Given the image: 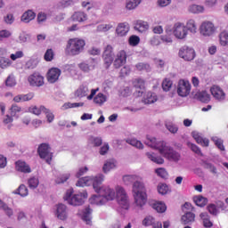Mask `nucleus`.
I'll return each instance as SVG.
<instances>
[{"label": "nucleus", "instance_id": "12", "mask_svg": "<svg viewBox=\"0 0 228 228\" xmlns=\"http://www.w3.org/2000/svg\"><path fill=\"white\" fill-rule=\"evenodd\" d=\"M215 32L216 27L214 26V23L210 21L201 22V25L200 26V34H201V36L212 37Z\"/></svg>", "mask_w": 228, "mask_h": 228}, {"label": "nucleus", "instance_id": "46", "mask_svg": "<svg viewBox=\"0 0 228 228\" xmlns=\"http://www.w3.org/2000/svg\"><path fill=\"white\" fill-rule=\"evenodd\" d=\"M54 56H55V53H53V49H47V51L45 52V55L43 58L45 61H52Z\"/></svg>", "mask_w": 228, "mask_h": 228}, {"label": "nucleus", "instance_id": "58", "mask_svg": "<svg viewBox=\"0 0 228 228\" xmlns=\"http://www.w3.org/2000/svg\"><path fill=\"white\" fill-rule=\"evenodd\" d=\"M22 56H24V54L22 53L21 51H18L16 52V53H12L10 54V60L12 61H16L18 59L22 58Z\"/></svg>", "mask_w": 228, "mask_h": 228}, {"label": "nucleus", "instance_id": "17", "mask_svg": "<svg viewBox=\"0 0 228 228\" xmlns=\"http://www.w3.org/2000/svg\"><path fill=\"white\" fill-rule=\"evenodd\" d=\"M55 216L57 219L61 221H65L68 219V208L63 204L57 205V208L55 210Z\"/></svg>", "mask_w": 228, "mask_h": 228}, {"label": "nucleus", "instance_id": "50", "mask_svg": "<svg viewBox=\"0 0 228 228\" xmlns=\"http://www.w3.org/2000/svg\"><path fill=\"white\" fill-rule=\"evenodd\" d=\"M187 147H189V149H191V151H193V153L201 155V151L200 150L199 147H197V145H195L191 142H187Z\"/></svg>", "mask_w": 228, "mask_h": 228}, {"label": "nucleus", "instance_id": "53", "mask_svg": "<svg viewBox=\"0 0 228 228\" xmlns=\"http://www.w3.org/2000/svg\"><path fill=\"white\" fill-rule=\"evenodd\" d=\"M21 111V108L19 107L18 105L14 104L12 105V107L10 108V113L12 117L16 116V113H19Z\"/></svg>", "mask_w": 228, "mask_h": 228}, {"label": "nucleus", "instance_id": "5", "mask_svg": "<svg viewBox=\"0 0 228 228\" xmlns=\"http://www.w3.org/2000/svg\"><path fill=\"white\" fill-rule=\"evenodd\" d=\"M84 46H86V42L84 39L78 37L69 38L64 53L68 56H77L84 51Z\"/></svg>", "mask_w": 228, "mask_h": 228}, {"label": "nucleus", "instance_id": "18", "mask_svg": "<svg viewBox=\"0 0 228 228\" xmlns=\"http://www.w3.org/2000/svg\"><path fill=\"white\" fill-rule=\"evenodd\" d=\"M129 32V24L127 22L119 23L115 28V34L117 37H126Z\"/></svg>", "mask_w": 228, "mask_h": 228}, {"label": "nucleus", "instance_id": "8", "mask_svg": "<svg viewBox=\"0 0 228 228\" xmlns=\"http://www.w3.org/2000/svg\"><path fill=\"white\" fill-rule=\"evenodd\" d=\"M28 82L30 87L39 88L45 86V77L41 73L34 72L28 75Z\"/></svg>", "mask_w": 228, "mask_h": 228}, {"label": "nucleus", "instance_id": "64", "mask_svg": "<svg viewBox=\"0 0 228 228\" xmlns=\"http://www.w3.org/2000/svg\"><path fill=\"white\" fill-rule=\"evenodd\" d=\"M204 168L210 170V173L216 174V167H214L212 164L206 163L204 165Z\"/></svg>", "mask_w": 228, "mask_h": 228}, {"label": "nucleus", "instance_id": "26", "mask_svg": "<svg viewBox=\"0 0 228 228\" xmlns=\"http://www.w3.org/2000/svg\"><path fill=\"white\" fill-rule=\"evenodd\" d=\"M193 222H195V214L191 212H187L181 216V223H183V224L188 225Z\"/></svg>", "mask_w": 228, "mask_h": 228}, {"label": "nucleus", "instance_id": "2", "mask_svg": "<svg viewBox=\"0 0 228 228\" xmlns=\"http://www.w3.org/2000/svg\"><path fill=\"white\" fill-rule=\"evenodd\" d=\"M123 183L126 185L134 183L132 192H134L135 206L140 208H143L148 200V195L146 194V187L140 181V178L135 175H125L123 176Z\"/></svg>", "mask_w": 228, "mask_h": 228}, {"label": "nucleus", "instance_id": "61", "mask_svg": "<svg viewBox=\"0 0 228 228\" xmlns=\"http://www.w3.org/2000/svg\"><path fill=\"white\" fill-rule=\"evenodd\" d=\"M84 106V102H74V103H66V107L68 109H73V108H80Z\"/></svg>", "mask_w": 228, "mask_h": 228}, {"label": "nucleus", "instance_id": "36", "mask_svg": "<svg viewBox=\"0 0 228 228\" xmlns=\"http://www.w3.org/2000/svg\"><path fill=\"white\" fill-rule=\"evenodd\" d=\"M14 194L20 195V197H26L28 195V189L25 185L21 184L18 186V189L14 191Z\"/></svg>", "mask_w": 228, "mask_h": 228}, {"label": "nucleus", "instance_id": "52", "mask_svg": "<svg viewBox=\"0 0 228 228\" xmlns=\"http://www.w3.org/2000/svg\"><path fill=\"white\" fill-rule=\"evenodd\" d=\"M11 62L9 59H5L4 57L0 58V68L1 69H6L10 67Z\"/></svg>", "mask_w": 228, "mask_h": 228}, {"label": "nucleus", "instance_id": "33", "mask_svg": "<svg viewBox=\"0 0 228 228\" xmlns=\"http://www.w3.org/2000/svg\"><path fill=\"white\" fill-rule=\"evenodd\" d=\"M152 208L156 210V213L163 214L164 212L167 211V205H165L161 201H156L154 202V204H152Z\"/></svg>", "mask_w": 228, "mask_h": 228}, {"label": "nucleus", "instance_id": "44", "mask_svg": "<svg viewBox=\"0 0 228 228\" xmlns=\"http://www.w3.org/2000/svg\"><path fill=\"white\" fill-rule=\"evenodd\" d=\"M155 173H156V175H159V177L162 179L168 178V173L167 172V169H164L162 167L156 168Z\"/></svg>", "mask_w": 228, "mask_h": 228}, {"label": "nucleus", "instance_id": "37", "mask_svg": "<svg viewBox=\"0 0 228 228\" xmlns=\"http://www.w3.org/2000/svg\"><path fill=\"white\" fill-rule=\"evenodd\" d=\"M189 12L193 14H200L203 12V6L199 4L189 5Z\"/></svg>", "mask_w": 228, "mask_h": 228}, {"label": "nucleus", "instance_id": "31", "mask_svg": "<svg viewBox=\"0 0 228 228\" xmlns=\"http://www.w3.org/2000/svg\"><path fill=\"white\" fill-rule=\"evenodd\" d=\"M193 202L195 203V206H198L200 208L206 207L208 204V199L205 197L200 195V196H195L193 197Z\"/></svg>", "mask_w": 228, "mask_h": 228}, {"label": "nucleus", "instance_id": "56", "mask_svg": "<svg viewBox=\"0 0 228 228\" xmlns=\"http://www.w3.org/2000/svg\"><path fill=\"white\" fill-rule=\"evenodd\" d=\"M111 28H113V26H110L109 24H102L99 25V27H97V30L101 31V32H107L109 31Z\"/></svg>", "mask_w": 228, "mask_h": 228}, {"label": "nucleus", "instance_id": "39", "mask_svg": "<svg viewBox=\"0 0 228 228\" xmlns=\"http://www.w3.org/2000/svg\"><path fill=\"white\" fill-rule=\"evenodd\" d=\"M126 142H127V144L129 145L135 147L136 149H143V144H142V142L137 141L136 139H127L126 140Z\"/></svg>", "mask_w": 228, "mask_h": 228}, {"label": "nucleus", "instance_id": "51", "mask_svg": "<svg viewBox=\"0 0 228 228\" xmlns=\"http://www.w3.org/2000/svg\"><path fill=\"white\" fill-rule=\"evenodd\" d=\"M16 86V80L14 77L9 76L7 79H5V86L14 87Z\"/></svg>", "mask_w": 228, "mask_h": 228}, {"label": "nucleus", "instance_id": "30", "mask_svg": "<svg viewBox=\"0 0 228 228\" xmlns=\"http://www.w3.org/2000/svg\"><path fill=\"white\" fill-rule=\"evenodd\" d=\"M200 218L201 219L202 222H204V227L212 228V226H214L212 221H209V216L208 215L207 212L200 214Z\"/></svg>", "mask_w": 228, "mask_h": 228}, {"label": "nucleus", "instance_id": "4", "mask_svg": "<svg viewBox=\"0 0 228 228\" xmlns=\"http://www.w3.org/2000/svg\"><path fill=\"white\" fill-rule=\"evenodd\" d=\"M146 145L159 151V153L169 161L178 162L181 159V154L173 150V148L167 146V142H164L163 141L156 142V138L148 136L146 138Z\"/></svg>", "mask_w": 228, "mask_h": 228}, {"label": "nucleus", "instance_id": "49", "mask_svg": "<svg viewBox=\"0 0 228 228\" xmlns=\"http://www.w3.org/2000/svg\"><path fill=\"white\" fill-rule=\"evenodd\" d=\"M157 190H159V194L160 195H167L168 193V186L165 183L159 184Z\"/></svg>", "mask_w": 228, "mask_h": 228}, {"label": "nucleus", "instance_id": "57", "mask_svg": "<svg viewBox=\"0 0 228 228\" xmlns=\"http://www.w3.org/2000/svg\"><path fill=\"white\" fill-rule=\"evenodd\" d=\"M88 172V167H80V169H77V172L76 173V178H80L84 174H86Z\"/></svg>", "mask_w": 228, "mask_h": 228}, {"label": "nucleus", "instance_id": "45", "mask_svg": "<svg viewBox=\"0 0 228 228\" xmlns=\"http://www.w3.org/2000/svg\"><path fill=\"white\" fill-rule=\"evenodd\" d=\"M90 214H92V209L90 208H86V210H84V215L82 216V220L84 222H86V224H90Z\"/></svg>", "mask_w": 228, "mask_h": 228}, {"label": "nucleus", "instance_id": "3", "mask_svg": "<svg viewBox=\"0 0 228 228\" xmlns=\"http://www.w3.org/2000/svg\"><path fill=\"white\" fill-rule=\"evenodd\" d=\"M113 46L107 45L105 51L102 52V61L105 63V69H109L110 65H113L115 69H121L123 65H126L127 61V53L126 51L117 52L114 58Z\"/></svg>", "mask_w": 228, "mask_h": 228}, {"label": "nucleus", "instance_id": "11", "mask_svg": "<svg viewBox=\"0 0 228 228\" xmlns=\"http://www.w3.org/2000/svg\"><path fill=\"white\" fill-rule=\"evenodd\" d=\"M179 58L185 61H192L195 59V51L189 46H183L179 49Z\"/></svg>", "mask_w": 228, "mask_h": 228}, {"label": "nucleus", "instance_id": "22", "mask_svg": "<svg viewBox=\"0 0 228 228\" xmlns=\"http://www.w3.org/2000/svg\"><path fill=\"white\" fill-rule=\"evenodd\" d=\"M16 165V171L20 172L22 174H30V166L28 164H26V162L22 160H18L15 163Z\"/></svg>", "mask_w": 228, "mask_h": 228}, {"label": "nucleus", "instance_id": "24", "mask_svg": "<svg viewBox=\"0 0 228 228\" xmlns=\"http://www.w3.org/2000/svg\"><path fill=\"white\" fill-rule=\"evenodd\" d=\"M92 92V90H88V86H80V87H77L75 93L76 98L82 99L84 97L89 96L88 93Z\"/></svg>", "mask_w": 228, "mask_h": 228}, {"label": "nucleus", "instance_id": "63", "mask_svg": "<svg viewBox=\"0 0 228 228\" xmlns=\"http://www.w3.org/2000/svg\"><path fill=\"white\" fill-rule=\"evenodd\" d=\"M11 35L12 34L8 30H2V31H0V41L4 40L5 38L10 37Z\"/></svg>", "mask_w": 228, "mask_h": 228}, {"label": "nucleus", "instance_id": "20", "mask_svg": "<svg viewBox=\"0 0 228 228\" xmlns=\"http://www.w3.org/2000/svg\"><path fill=\"white\" fill-rule=\"evenodd\" d=\"M95 65V61L91 59L86 62H81L79 65H77V68H79L84 73H88L90 70L94 69Z\"/></svg>", "mask_w": 228, "mask_h": 228}, {"label": "nucleus", "instance_id": "42", "mask_svg": "<svg viewBox=\"0 0 228 228\" xmlns=\"http://www.w3.org/2000/svg\"><path fill=\"white\" fill-rule=\"evenodd\" d=\"M135 70L148 72L150 71V65L144 62H137V64H135Z\"/></svg>", "mask_w": 228, "mask_h": 228}, {"label": "nucleus", "instance_id": "34", "mask_svg": "<svg viewBox=\"0 0 228 228\" xmlns=\"http://www.w3.org/2000/svg\"><path fill=\"white\" fill-rule=\"evenodd\" d=\"M218 39L221 46H226L228 45V31L222 30L218 35Z\"/></svg>", "mask_w": 228, "mask_h": 228}, {"label": "nucleus", "instance_id": "40", "mask_svg": "<svg viewBox=\"0 0 228 228\" xmlns=\"http://www.w3.org/2000/svg\"><path fill=\"white\" fill-rule=\"evenodd\" d=\"M141 0H127V3L126 4V8L129 11L134 10L137 7V5H140Z\"/></svg>", "mask_w": 228, "mask_h": 228}, {"label": "nucleus", "instance_id": "60", "mask_svg": "<svg viewBox=\"0 0 228 228\" xmlns=\"http://www.w3.org/2000/svg\"><path fill=\"white\" fill-rule=\"evenodd\" d=\"M69 179V175L66 174V175H61V178L55 180V183L61 184V183H65L66 181H68Z\"/></svg>", "mask_w": 228, "mask_h": 228}, {"label": "nucleus", "instance_id": "15", "mask_svg": "<svg viewBox=\"0 0 228 228\" xmlns=\"http://www.w3.org/2000/svg\"><path fill=\"white\" fill-rule=\"evenodd\" d=\"M60 76H61V69L51 68L49 71H47V82H49V84H55L57 80H60Z\"/></svg>", "mask_w": 228, "mask_h": 228}, {"label": "nucleus", "instance_id": "14", "mask_svg": "<svg viewBox=\"0 0 228 228\" xmlns=\"http://www.w3.org/2000/svg\"><path fill=\"white\" fill-rule=\"evenodd\" d=\"M96 92H98V88L93 89V91L90 92V94L88 96H86L88 101L94 100V103L102 105V103L107 102V96L104 94L99 93L96 94Z\"/></svg>", "mask_w": 228, "mask_h": 228}, {"label": "nucleus", "instance_id": "54", "mask_svg": "<svg viewBox=\"0 0 228 228\" xmlns=\"http://www.w3.org/2000/svg\"><path fill=\"white\" fill-rule=\"evenodd\" d=\"M195 142H198V144L208 147L209 145V141L205 138H195Z\"/></svg>", "mask_w": 228, "mask_h": 228}, {"label": "nucleus", "instance_id": "9", "mask_svg": "<svg viewBox=\"0 0 228 228\" xmlns=\"http://www.w3.org/2000/svg\"><path fill=\"white\" fill-rule=\"evenodd\" d=\"M191 92V84H189L187 80H179L178 86H176V94L181 97H187Z\"/></svg>", "mask_w": 228, "mask_h": 228}, {"label": "nucleus", "instance_id": "7", "mask_svg": "<svg viewBox=\"0 0 228 228\" xmlns=\"http://www.w3.org/2000/svg\"><path fill=\"white\" fill-rule=\"evenodd\" d=\"M37 153L39 154L41 159H45V162L51 164L53 153L51 152V147L48 143H41L39 148L37 149Z\"/></svg>", "mask_w": 228, "mask_h": 228}, {"label": "nucleus", "instance_id": "35", "mask_svg": "<svg viewBox=\"0 0 228 228\" xmlns=\"http://www.w3.org/2000/svg\"><path fill=\"white\" fill-rule=\"evenodd\" d=\"M183 27H185V29L189 30V33H197V25L195 24V20H187V24L183 25Z\"/></svg>", "mask_w": 228, "mask_h": 228}, {"label": "nucleus", "instance_id": "1", "mask_svg": "<svg viewBox=\"0 0 228 228\" xmlns=\"http://www.w3.org/2000/svg\"><path fill=\"white\" fill-rule=\"evenodd\" d=\"M104 181V175H99L96 176L82 177L76 183V186L84 188L93 185V189L99 195H93L90 198V204L96 206H102L105 201H111L117 199V203L121 206L123 209L129 208V201L126 190L121 186L115 187V191L109 186H101Z\"/></svg>", "mask_w": 228, "mask_h": 228}, {"label": "nucleus", "instance_id": "41", "mask_svg": "<svg viewBox=\"0 0 228 228\" xmlns=\"http://www.w3.org/2000/svg\"><path fill=\"white\" fill-rule=\"evenodd\" d=\"M156 94H154V93L148 92V94H146V98H144V103L152 104L156 102Z\"/></svg>", "mask_w": 228, "mask_h": 228}, {"label": "nucleus", "instance_id": "19", "mask_svg": "<svg viewBox=\"0 0 228 228\" xmlns=\"http://www.w3.org/2000/svg\"><path fill=\"white\" fill-rule=\"evenodd\" d=\"M219 209L222 211L226 210V206H224L223 202L218 203V206L214 204L208 205V213H210L214 216H218Z\"/></svg>", "mask_w": 228, "mask_h": 228}, {"label": "nucleus", "instance_id": "43", "mask_svg": "<svg viewBox=\"0 0 228 228\" xmlns=\"http://www.w3.org/2000/svg\"><path fill=\"white\" fill-rule=\"evenodd\" d=\"M115 168V162L113 160H109L102 166V172L107 174L111 169Z\"/></svg>", "mask_w": 228, "mask_h": 228}, {"label": "nucleus", "instance_id": "55", "mask_svg": "<svg viewBox=\"0 0 228 228\" xmlns=\"http://www.w3.org/2000/svg\"><path fill=\"white\" fill-rule=\"evenodd\" d=\"M38 186V179L32 177L28 179V187L36 189Z\"/></svg>", "mask_w": 228, "mask_h": 228}, {"label": "nucleus", "instance_id": "25", "mask_svg": "<svg viewBox=\"0 0 228 228\" xmlns=\"http://www.w3.org/2000/svg\"><path fill=\"white\" fill-rule=\"evenodd\" d=\"M148 22L141 20H137L135 21V25L134 26V28L135 29V31L140 32V33H144L146 31H148Z\"/></svg>", "mask_w": 228, "mask_h": 228}, {"label": "nucleus", "instance_id": "6", "mask_svg": "<svg viewBox=\"0 0 228 228\" xmlns=\"http://www.w3.org/2000/svg\"><path fill=\"white\" fill-rule=\"evenodd\" d=\"M74 190H68L66 191V195L63 196V200L68 201V204L74 207H80L84 204V200L88 198V194L86 192L74 194Z\"/></svg>", "mask_w": 228, "mask_h": 228}, {"label": "nucleus", "instance_id": "62", "mask_svg": "<svg viewBox=\"0 0 228 228\" xmlns=\"http://www.w3.org/2000/svg\"><path fill=\"white\" fill-rule=\"evenodd\" d=\"M167 130L171 132V134H176V131H179V128H176V126L173 124H167Z\"/></svg>", "mask_w": 228, "mask_h": 228}, {"label": "nucleus", "instance_id": "29", "mask_svg": "<svg viewBox=\"0 0 228 228\" xmlns=\"http://www.w3.org/2000/svg\"><path fill=\"white\" fill-rule=\"evenodd\" d=\"M37 14H35V12H33L32 11L28 10L27 12H24V13L22 14V17L20 18V20H22V22L24 23H28L30 22L32 20H35V17H37Z\"/></svg>", "mask_w": 228, "mask_h": 228}, {"label": "nucleus", "instance_id": "10", "mask_svg": "<svg viewBox=\"0 0 228 228\" xmlns=\"http://www.w3.org/2000/svg\"><path fill=\"white\" fill-rule=\"evenodd\" d=\"M132 85L135 89L134 95H135V97H142L143 92L146 91V81L142 78L137 77L132 81Z\"/></svg>", "mask_w": 228, "mask_h": 228}, {"label": "nucleus", "instance_id": "16", "mask_svg": "<svg viewBox=\"0 0 228 228\" xmlns=\"http://www.w3.org/2000/svg\"><path fill=\"white\" fill-rule=\"evenodd\" d=\"M210 94L216 101L222 102L226 98V94L224 93V90L219 86H212L210 87Z\"/></svg>", "mask_w": 228, "mask_h": 228}, {"label": "nucleus", "instance_id": "21", "mask_svg": "<svg viewBox=\"0 0 228 228\" xmlns=\"http://www.w3.org/2000/svg\"><path fill=\"white\" fill-rule=\"evenodd\" d=\"M33 98H35L34 93H28L27 94H18L14 96V102L20 103V102H30Z\"/></svg>", "mask_w": 228, "mask_h": 228}, {"label": "nucleus", "instance_id": "13", "mask_svg": "<svg viewBox=\"0 0 228 228\" xmlns=\"http://www.w3.org/2000/svg\"><path fill=\"white\" fill-rule=\"evenodd\" d=\"M187 31H189L187 28H185V26H183V23L176 22L173 26V35L176 39H185L187 37Z\"/></svg>", "mask_w": 228, "mask_h": 228}, {"label": "nucleus", "instance_id": "32", "mask_svg": "<svg viewBox=\"0 0 228 228\" xmlns=\"http://www.w3.org/2000/svg\"><path fill=\"white\" fill-rule=\"evenodd\" d=\"M146 157H148V159H150V161L156 163V165L164 164V159L161 157L156 156V154L154 153L148 152L146 153Z\"/></svg>", "mask_w": 228, "mask_h": 228}, {"label": "nucleus", "instance_id": "38", "mask_svg": "<svg viewBox=\"0 0 228 228\" xmlns=\"http://www.w3.org/2000/svg\"><path fill=\"white\" fill-rule=\"evenodd\" d=\"M156 223L160 222H156L152 216H148L144 218V220L142 221V225L144 227H149L150 225L155 224Z\"/></svg>", "mask_w": 228, "mask_h": 228}, {"label": "nucleus", "instance_id": "47", "mask_svg": "<svg viewBox=\"0 0 228 228\" xmlns=\"http://www.w3.org/2000/svg\"><path fill=\"white\" fill-rule=\"evenodd\" d=\"M173 86V81H170L168 78L162 81V90L165 92H168L170 87Z\"/></svg>", "mask_w": 228, "mask_h": 228}, {"label": "nucleus", "instance_id": "23", "mask_svg": "<svg viewBox=\"0 0 228 228\" xmlns=\"http://www.w3.org/2000/svg\"><path fill=\"white\" fill-rule=\"evenodd\" d=\"M28 112L32 113V115H35V116H39L41 115V113H45V114L51 113L49 110L45 108L44 106H41V107L32 106L28 108Z\"/></svg>", "mask_w": 228, "mask_h": 228}, {"label": "nucleus", "instance_id": "27", "mask_svg": "<svg viewBox=\"0 0 228 228\" xmlns=\"http://www.w3.org/2000/svg\"><path fill=\"white\" fill-rule=\"evenodd\" d=\"M195 99H198L201 103L209 102V94L206 91L198 92L195 94Z\"/></svg>", "mask_w": 228, "mask_h": 228}, {"label": "nucleus", "instance_id": "59", "mask_svg": "<svg viewBox=\"0 0 228 228\" xmlns=\"http://www.w3.org/2000/svg\"><path fill=\"white\" fill-rule=\"evenodd\" d=\"M47 20V14H45V12H39V14H37V22L42 23L45 22V20Z\"/></svg>", "mask_w": 228, "mask_h": 228}, {"label": "nucleus", "instance_id": "48", "mask_svg": "<svg viewBox=\"0 0 228 228\" xmlns=\"http://www.w3.org/2000/svg\"><path fill=\"white\" fill-rule=\"evenodd\" d=\"M129 45L135 47L138 44H140V37L137 36H131L128 39Z\"/></svg>", "mask_w": 228, "mask_h": 228}, {"label": "nucleus", "instance_id": "28", "mask_svg": "<svg viewBox=\"0 0 228 228\" xmlns=\"http://www.w3.org/2000/svg\"><path fill=\"white\" fill-rule=\"evenodd\" d=\"M87 16L86 13H84L83 12H76L73 15H71V20L77 21V22H84L86 21Z\"/></svg>", "mask_w": 228, "mask_h": 228}]
</instances>
